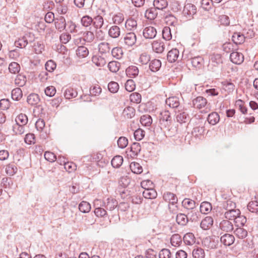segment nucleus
I'll return each mask as SVG.
<instances>
[{
  "instance_id": "nucleus-1",
  "label": "nucleus",
  "mask_w": 258,
  "mask_h": 258,
  "mask_svg": "<svg viewBox=\"0 0 258 258\" xmlns=\"http://www.w3.org/2000/svg\"><path fill=\"white\" fill-rule=\"evenodd\" d=\"M171 124L170 113L168 110H164L160 113V125L161 129L169 127Z\"/></svg>"
},
{
  "instance_id": "nucleus-2",
  "label": "nucleus",
  "mask_w": 258,
  "mask_h": 258,
  "mask_svg": "<svg viewBox=\"0 0 258 258\" xmlns=\"http://www.w3.org/2000/svg\"><path fill=\"white\" fill-rule=\"evenodd\" d=\"M219 243L218 238L214 237H207L202 241L203 245L209 249L216 248Z\"/></svg>"
},
{
  "instance_id": "nucleus-3",
  "label": "nucleus",
  "mask_w": 258,
  "mask_h": 258,
  "mask_svg": "<svg viewBox=\"0 0 258 258\" xmlns=\"http://www.w3.org/2000/svg\"><path fill=\"white\" fill-rule=\"evenodd\" d=\"M197 12L196 7L191 4H187L184 7L182 14L186 19H190Z\"/></svg>"
},
{
  "instance_id": "nucleus-4",
  "label": "nucleus",
  "mask_w": 258,
  "mask_h": 258,
  "mask_svg": "<svg viewBox=\"0 0 258 258\" xmlns=\"http://www.w3.org/2000/svg\"><path fill=\"white\" fill-rule=\"evenodd\" d=\"M137 36L134 32H130L125 34L123 37L125 45L128 46H133L136 42Z\"/></svg>"
},
{
  "instance_id": "nucleus-5",
  "label": "nucleus",
  "mask_w": 258,
  "mask_h": 258,
  "mask_svg": "<svg viewBox=\"0 0 258 258\" xmlns=\"http://www.w3.org/2000/svg\"><path fill=\"white\" fill-rule=\"evenodd\" d=\"M143 35L145 39H153L157 35V30L154 27H147L143 30Z\"/></svg>"
},
{
  "instance_id": "nucleus-6",
  "label": "nucleus",
  "mask_w": 258,
  "mask_h": 258,
  "mask_svg": "<svg viewBox=\"0 0 258 258\" xmlns=\"http://www.w3.org/2000/svg\"><path fill=\"white\" fill-rule=\"evenodd\" d=\"M228 219L223 220L219 224L220 229L225 232H230L233 230V225Z\"/></svg>"
},
{
  "instance_id": "nucleus-7",
  "label": "nucleus",
  "mask_w": 258,
  "mask_h": 258,
  "mask_svg": "<svg viewBox=\"0 0 258 258\" xmlns=\"http://www.w3.org/2000/svg\"><path fill=\"white\" fill-rule=\"evenodd\" d=\"M207 104V99L202 96H198L192 100V105L196 108L202 109L204 108Z\"/></svg>"
},
{
  "instance_id": "nucleus-8",
  "label": "nucleus",
  "mask_w": 258,
  "mask_h": 258,
  "mask_svg": "<svg viewBox=\"0 0 258 258\" xmlns=\"http://www.w3.org/2000/svg\"><path fill=\"white\" fill-rule=\"evenodd\" d=\"M137 22L133 18L127 19L124 24L125 30L126 31L134 32L137 28Z\"/></svg>"
},
{
  "instance_id": "nucleus-9",
  "label": "nucleus",
  "mask_w": 258,
  "mask_h": 258,
  "mask_svg": "<svg viewBox=\"0 0 258 258\" xmlns=\"http://www.w3.org/2000/svg\"><path fill=\"white\" fill-rule=\"evenodd\" d=\"M177 112L178 114L176 117L177 122L182 123L188 120L189 115L184 109H179Z\"/></svg>"
},
{
  "instance_id": "nucleus-10",
  "label": "nucleus",
  "mask_w": 258,
  "mask_h": 258,
  "mask_svg": "<svg viewBox=\"0 0 258 258\" xmlns=\"http://www.w3.org/2000/svg\"><path fill=\"white\" fill-rule=\"evenodd\" d=\"M230 58L234 63L240 64L243 61L244 56L241 53L235 51L230 54Z\"/></svg>"
},
{
  "instance_id": "nucleus-11",
  "label": "nucleus",
  "mask_w": 258,
  "mask_h": 258,
  "mask_svg": "<svg viewBox=\"0 0 258 258\" xmlns=\"http://www.w3.org/2000/svg\"><path fill=\"white\" fill-rule=\"evenodd\" d=\"M240 214H241V212L238 209L229 210L225 212L224 217L226 219L234 220Z\"/></svg>"
},
{
  "instance_id": "nucleus-12",
  "label": "nucleus",
  "mask_w": 258,
  "mask_h": 258,
  "mask_svg": "<svg viewBox=\"0 0 258 258\" xmlns=\"http://www.w3.org/2000/svg\"><path fill=\"white\" fill-rule=\"evenodd\" d=\"M220 241L224 245L230 246L234 243L235 238L233 235L226 233L221 237Z\"/></svg>"
},
{
  "instance_id": "nucleus-13",
  "label": "nucleus",
  "mask_w": 258,
  "mask_h": 258,
  "mask_svg": "<svg viewBox=\"0 0 258 258\" xmlns=\"http://www.w3.org/2000/svg\"><path fill=\"white\" fill-rule=\"evenodd\" d=\"M117 204L118 203L115 199L113 198H108L101 205L105 207L107 210L112 211L117 207Z\"/></svg>"
},
{
  "instance_id": "nucleus-14",
  "label": "nucleus",
  "mask_w": 258,
  "mask_h": 258,
  "mask_svg": "<svg viewBox=\"0 0 258 258\" xmlns=\"http://www.w3.org/2000/svg\"><path fill=\"white\" fill-rule=\"evenodd\" d=\"M213 224V219L212 217H206L201 222L200 226L203 230L209 229Z\"/></svg>"
},
{
  "instance_id": "nucleus-15",
  "label": "nucleus",
  "mask_w": 258,
  "mask_h": 258,
  "mask_svg": "<svg viewBox=\"0 0 258 258\" xmlns=\"http://www.w3.org/2000/svg\"><path fill=\"white\" fill-rule=\"evenodd\" d=\"M163 197L165 201L169 202L170 204H172V205L176 204L178 201L176 195L170 192L167 191L165 192Z\"/></svg>"
},
{
  "instance_id": "nucleus-16",
  "label": "nucleus",
  "mask_w": 258,
  "mask_h": 258,
  "mask_svg": "<svg viewBox=\"0 0 258 258\" xmlns=\"http://www.w3.org/2000/svg\"><path fill=\"white\" fill-rule=\"evenodd\" d=\"M108 33L110 37L112 38H117L120 35V29L117 25L112 26L110 27Z\"/></svg>"
},
{
  "instance_id": "nucleus-17",
  "label": "nucleus",
  "mask_w": 258,
  "mask_h": 258,
  "mask_svg": "<svg viewBox=\"0 0 258 258\" xmlns=\"http://www.w3.org/2000/svg\"><path fill=\"white\" fill-rule=\"evenodd\" d=\"M179 56V51L176 48L172 49L167 54V59L170 62H175Z\"/></svg>"
},
{
  "instance_id": "nucleus-18",
  "label": "nucleus",
  "mask_w": 258,
  "mask_h": 258,
  "mask_svg": "<svg viewBox=\"0 0 258 258\" xmlns=\"http://www.w3.org/2000/svg\"><path fill=\"white\" fill-rule=\"evenodd\" d=\"M152 49L156 53H162L165 48L164 43L160 41H154L152 43Z\"/></svg>"
},
{
  "instance_id": "nucleus-19",
  "label": "nucleus",
  "mask_w": 258,
  "mask_h": 258,
  "mask_svg": "<svg viewBox=\"0 0 258 258\" xmlns=\"http://www.w3.org/2000/svg\"><path fill=\"white\" fill-rule=\"evenodd\" d=\"M254 200L250 202L247 205L248 210L258 215V195L255 197Z\"/></svg>"
},
{
  "instance_id": "nucleus-20",
  "label": "nucleus",
  "mask_w": 258,
  "mask_h": 258,
  "mask_svg": "<svg viewBox=\"0 0 258 258\" xmlns=\"http://www.w3.org/2000/svg\"><path fill=\"white\" fill-rule=\"evenodd\" d=\"M234 233L239 239L245 238L248 234L247 230L244 228L243 226H239L236 228L234 231Z\"/></svg>"
},
{
  "instance_id": "nucleus-21",
  "label": "nucleus",
  "mask_w": 258,
  "mask_h": 258,
  "mask_svg": "<svg viewBox=\"0 0 258 258\" xmlns=\"http://www.w3.org/2000/svg\"><path fill=\"white\" fill-rule=\"evenodd\" d=\"M92 61L93 63L98 67H102L106 63V59L99 55H94L92 58Z\"/></svg>"
},
{
  "instance_id": "nucleus-22",
  "label": "nucleus",
  "mask_w": 258,
  "mask_h": 258,
  "mask_svg": "<svg viewBox=\"0 0 258 258\" xmlns=\"http://www.w3.org/2000/svg\"><path fill=\"white\" fill-rule=\"evenodd\" d=\"M126 75L130 78H135L139 74V69L135 66H131L128 67L125 71Z\"/></svg>"
},
{
  "instance_id": "nucleus-23",
  "label": "nucleus",
  "mask_w": 258,
  "mask_h": 258,
  "mask_svg": "<svg viewBox=\"0 0 258 258\" xmlns=\"http://www.w3.org/2000/svg\"><path fill=\"white\" fill-rule=\"evenodd\" d=\"M232 40L236 45L241 44L245 41V36L239 32H235L232 35Z\"/></svg>"
},
{
  "instance_id": "nucleus-24",
  "label": "nucleus",
  "mask_w": 258,
  "mask_h": 258,
  "mask_svg": "<svg viewBox=\"0 0 258 258\" xmlns=\"http://www.w3.org/2000/svg\"><path fill=\"white\" fill-rule=\"evenodd\" d=\"M166 104L173 108H177L178 107H179V109L181 108V106H179L178 99L175 97H169L167 99Z\"/></svg>"
},
{
  "instance_id": "nucleus-25",
  "label": "nucleus",
  "mask_w": 258,
  "mask_h": 258,
  "mask_svg": "<svg viewBox=\"0 0 258 258\" xmlns=\"http://www.w3.org/2000/svg\"><path fill=\"white\" fill-rule=\"evenodd\" d=\"M157 195V192L153 188L145 189L143 192V196L146 199H155L156 198Z\"/></svg>"
},
{
  "instance_id": "nucleus-26",
  "label": "nucleus",
  "mask_w": 258,
  "mask_h": 258,
  "mask_svg": "<svg viewBox=\"0 0 258 258\" xmlns=\"http://www.w3.org/2000/svg\"><path fill=\"white\" fill-rule=\"evenodd\" d=\"M55 27L59 31H63L66 27V20L63 17H60L55 22Z\"/></svg>"
},
{
  "instance_id": "nucleus-27",
  "label": "nucleus",
  "mask_w": 258,
  "mask_h": 258,
  "mask_svg": "<svg viewBox=\"0 0 258 258\" xmlns=\"http://www.w3.org/2000/svg\"><path fill=\"white\" fill-rule=\"evenodd\" d=\"M157 9L155 7H153L147 9L145 12V17L150 20L155 19L158 14Z\"/></svg>"
},
{
  "instance_id": "nucleus-28",
  "label": "nucleus",
  "mask_w": 258,
  "mask_h": 258,
  "mask_svg": "<svg viewBox=\"0 0 258 258\" xmlns=\"http://www.w3.org/2000/svg\"><path fill=\"white\" fill-rule=\"evenodd\" d=\"M161 66V62L157 59H154L150 62L149 64V68L153 72H157Z\"/></svg>"
},
{
  "instance_id": "nucleus-29",
  "label": "nucleus",
  "mask_w": 258,
  "mask_h": 258,
  "mask_svg": "<svg viewBox=\"0 0 258 258\" xmlns=\"http://www.w3.org/2000/svg\"><path fill=\"white\" fill-rule=\"evenodd\" d=\"M190 62L193 67L199 69L203 65L204 59L202 56H198L191 58Z\"/></svg>"
},
{
  "instance_id": "nucleus-30",
  "label": "nucleus",
  "mask_w": 258,
  "mask_h": 258,
  "mask_svg": "<svg viewBox=\"0 0 258 258\" xmlns=\"http://www.w3.org/2000/svg\"><path fill=\"white\" fill-rule=\"evenodd\" d=\"M207 119L210 124L215 125L219 121L220 116L217 112H213L209 114Z\"/></svg>"
},
{
  "instance_id": "nucleus-31",
  "label": "nucleus",
  "mask_w": 258,
  "mask_h": 258,
  "mask_svg": "<svg viewBox=\"0 0 258 258\" xmlns=\"http://www.w3.org/2000/svg\"><path fill=\"white\" fill-rule=\"evenodd\" d=\"M176 220L178 224L184 226L188 221V217L184 214L179 213L177 215Z\"/></svg>"
},
{
  "instance_id": "nucleus-32",
  "label": "nucleus",
  "mask_w": 258,
  "mask_h": 258,
  "mask_svg": "<svg viewBox=\"0 0 258 258\" xmlns=\"http://www.w3.org/2000/svg\"><path fill=\"white\" fill-rule=\"evenodd\" d=\"M76 54L81 58L87 57L89 54V50L87 47L81 46L78 47L76 50Z\"/></svg>"
},
{
  "instance_id": "nucleus-33",
  "label": "nucleus",
  "mask_w": 258,
  "mask_h": 258,
  "mask_svg": "<svg viewBox=\"0 0 258 258\" xmlns=\"http://www.w3.org/2000/svg\"><path fill=\"white\" fill-rule=\"evenodd\" d=\"M93 25L96 29H100L104 24V20L102 16L98 15L93 19Z\"/></svg>"
},
{
  "instance_id": "nucleus-34",
  "label": "nucleus",
  "mask_w": 258,
  "mask_h": 258,
  "mask_svg": "<svg viewBox=\"0 0 258 258\" xmlns=\"http://www.w3.org/2000/svg\"><path fill=\"white\" fill-rule=\"evenodd\" d=\"M212 205L208 202H203L200 205V212L202 213L206 214L210 212L212 210Z\"/></svg>"
},
{
  "instance_id": "nucleus-35",
  "label": "nucleus",
  "mask_w": 258,
  "mask_h": 258,
  "mask_svg": "<svg viewBox=\"0 0 258 258\" xmlns=\"http://www.w3.org/2000/svg\"><path fill=\"white\" fill-rule=\"evenodd\" d=\"M123 161V157L120 155L114 156L111 160V165L114 168H119Z\"/></svg>"
},
{
  "instance_id": "nucleus-36",
  "label": "nucleus",
  "mask_w": 258,
  "mask_h": 258,
  "mask_svg": "<svg viewBox=\"0 0 258 258\" xmlns=\"http://www.w3.org/2000/svg\"><path fill=\"white\" fill-rule=\"evenodd\" d=\"M183 206L188 210H192L196 206V202L189 199H185L182 202Z\"/></svg>"
},
{
  "instance_id": "nucleus-37",
  "label": "nucleus",
  "mask_w": 258,
  "mask_h": 258,
  "mask_svg": "<svg viewBox=\"0 0 258 258\" xmlns=\"http://www.w3.org/2000/svg\"><path fill=\"white\" fill-rule=\"evenodd\" d=\"M77 95L78 92L76 90L72 88H67L64 93V96L67 99L75 98Z\"/></svg>"
},
{
  "instance_id": "nucleus-38",
  "label": "nucleus",
  "mask_w": 258,
  "mask_h": 258,
  "mask_svg": "<svg viewBox=\"0 0 258 258\" xmlns=\"http://www.w3.org/2000/svg\"><path fill=\"white\" fill-rule=\"evenodd\" d=\"M27 102L32 105L37 104L40 101L39 96L38 94L32 93L27 97Z\"/></svg>"
},
{
  "instance_id": "nucleus-39",
  "label": "nucleus",
  "mask_w": 258,
  "mask_h": 258,
  "mask_svg": "<svg viewBox=\"0 0 258 258\" xmlns=\"http://www.w3.org/2000/svg\"><path fill=\"white\" fill-rule=\"evenodd\" d=\"M27 79L26 76L21 74L17 76L15 80V84L19 87L24 86L25 85Z\"/></svg>"
},
{
  "instance_id": "nucleus-40",
  "label": "nucleus",
  "mask_w": 258,
  "mask_h": 258,
  "mask_svg": "<svg viewBox=\"0 0 258 258\" xmlns=\"http://www.w3.org/2000/svg\"><path fill=\"white\" fill-rule=\"evenodd\" d=\"M99 52L101 54L109 52L111 49L110 44L107 42H101L98 46Z\"/></svg>"
},
{
  "instance_id": "nucleus-41",
  "label": "nucleus",
  "mask_w": 258,
  "mask_h": 258,
  "mask_svg": "<svg viewBox=\"0 0 258 258\" xmlns=\"http://www.w3.org/2000/svg\"><path fill=\"white\" fill-rule=\"evenodd\" d=\"M153 5L158 10H163L167 7L168 3L166 0H154Z\"/></svg>"
},
{
  "instance_id": "nucleus-42",
  "label": "nucleus",
  "mask_w": 258,
  "mask_h": 258,
  "mask_svg": "<svg viewBox=\"0 0 258 258\" xmlns=\"http://www.w3.org/2000/svg\"><path fill=\"white\" fill-rule=\"evenodd\" d=\"M15 121L17 124L26 125L28 123V119L25 114L20 113L16 117Z\"/></svg>"
},
{
  "instance_id": "nucleus-43",
  "label": "nucleus",
  "mask_w": 258,
  "mask_h": 258,
  "mask_svg": "<svg viewBox=\"0 0 258 258\" xmlns=\"http://www.w3.org/2000/svg\"><path fill=\"white\" fill-rule=\"evenodd\" d=\"M192 254L194 258H204L205 256V251L201 247L194 249Z\"/></svg>"
},
{
  "instance_id": "nucleus-44",
  "label": "nucleus",
  "mask_w": 258,
  "mask_h": 258,
  "mask_svg": "<svg viewBox=\"0 0 258 258\" xmlns=\"http://www.w3.org/2000/svg\"><path fill=\"white\" fill-rule=\"evenodd\" d=\"M12 98L14 100L18 101L22 97V91L20 88H16L12 91Z\"/></svg>"
},
{
  "instance_id": "nucleus-45",
  "label": "nucleus",
  "mask_w": 258,
  "mask_h": 258,
  "mask_svg": "<svg viewBox=\"0 0 258 258\" xmlns=\"http://www.w3.org/2000/svg\"><path fill=\"white\" fill-rule=\"evenodd\" d=\"M123 114L127 118H131L135 116V109L133 107L128 106L124 109Z\"/></svg>"
},
{
  "instance_id": "nucleus-46",
  "label": "nucleus",
  "mask_w": 258,
  "mask_h": 258,
  "mask_svg": "<svg viewBox=\"0 0 258 258\" xmlns=\"http://www.w3.org/2000/svg\"><path fill=\"white\" fill-rule=\"evenodd\" d=\"M9 71L12 74H16L20 71V66L16 62H12L9 66Z\"/></svg>"
},
{
  "instance_id": "nucleus-47",
  "label": "nucleus",
  "mask_w": 258,
  "mask_h": 258,
  "mask_svg": "<svg viewBox=\"0 0 258 258\" xmlns=\"http://www.w3.org/2000/svg\"><path fill=\"white\" fill-rule=\"evenodd\" d=\"M194 235L191 233H188L183 237L184 242L187 245H192L195 242Z\"/></svg>"
},
{
  "instance_id": "nucleus-48",
  "label": "nucleus",
  "mask_w": 258,
  "mask_h": 258,
  "mask_svg": "<svg viewBox=\"0 0 258 258\" xmlns=\"http://www.w3.org/2000/svg\"><path fill=\"white\" fill-rule=\"evenodd\" d=\"M27 41V37H25V35H24L22 37L19 38L17 40H16L15 45L17 47L24 48L28 44Z\"/></svg>"
},
{
  "instance_id": "nucleus-49",
  "label": "nucleus",
  "mask_w": 258,
  "mask_h": 258,
  "mask_svg": "<svg viewBox=\"0 0 258 258\" xmlns=\"http://www.w3.org/2000/svg\"><path fill=\"white\" fill-rule=\"evenodd\" d=\"M130 168L133 172L136 174H140L143 172L142 167L137 162H132L130 164Z\"/></svg>"
},
{
  "instance_id": "nucleus-50",
  "label": "nucleus",
  "mask_w": 258,
  "mask_h": 258,
  "mask_svg": "<svg viewBox=\"0 0 258 258\" xmlns=\"http://www.w3.org/2000/svg\"><path fill=\"white\" fill-rule=\"evenodd\" d=\"M124 15L123 14L118 13L112 17V21L114 24L120 25L124 21Z\"/></svg>"
},
{
  "instance_id": "nucleus-51",
  "label": "nucleus",
  "mask_w": 258,
  "mask_h": 258,
  "mask_svg": "<svg viewBox=\"0 0 258 258\" xmlns=\"http://www.w3.org/2000/svg\"><path fill=\"white\" fill-rule=\"evenodd\" d=\"M120 66V63L116 61H111L108 64L109 70L113 73L117 72L119 70Z\"/></svg>"
},
{
  "instance_id": "nucleus-52",
  "label": "nucleus",
  "mask_w": 258,
  "mask_h": 258,
  "mask_svg": "<svg viewBox=\"0 0 258 258\" xmlns=\"http://www.w3.org/2000/svg\"><path fill=\"white\" fill-rule=\"evenodd\" d=\"M5 170L8 175L12 176L17 172V168L14 163L9 164L7 165Z\"/></svg>"
},
{
  "instance_id": "nucleus-53",
  "label": "nucleus",
  "mask_w": 258,
  "mask_h": 258,
  "mask_svg": "<svg viewBox=\"0 0 258 258\" xmlns=\"http://www.w3.org/2000/svg\"><path fill=\"white\" fill-rule=\"evenodd\" d=\"M79 210L83 213H88L91 210V205L85 201H82L79 205Z\"/></svg>"
},
{
  "instance_id": "nucleus-54",
  "label": "nucleus",
  "mask_w": 258,
  "mask_h": 258,
  "mask_svg": "<svg viewBox=\"0 0 258 258\" xmlns=\"http://www.w3.org/2000/svg\"><path fill=\"white\" fill-rule=\"evenodd\" d=\"M187 216L188 217V221L189 220L191 222H197L199 219L200 214L198 211L196 212L192 210L187 213Z\"/></svg>"
},
{
  "instance_id": "nucleus-55",
  "label": "nucleus",
  "mask_w": 258,
  "mask_h": 258,
  "mask_svg": "<svg viewBox=\"0 0 258 258\" xmlns=\"http://www.w3.org/2000/svg\"><path fill=\"white\" fill-rule=\"evenodd\" d=\"M25 125L17 124H15L13 127V131L16 135H22L25 133Z\"/></svg>"
},
{
  "instance_id": "nucleus-56",
  "label": "nucleus",
  "mask_w": 258,
  "mask_h": 258,
  "mask_svg": "<svg viewBox=\"0 0 258 258\" xmlns=\"http://www.w3.org/2000/svg\"><path fill=\"white\" fill-rule=\"evenodd\" d=\"M140 122L143 125L149 126L152 122V118L149 115H144L141 116Z\"/></svg>"
},
{
  "instance_id": "nucleus-57",
  "label": "nucleus",
  "mask_w": 258,
  "mask_h": 258,
  "mask_svg": "<svg viewBox=\"0 0 258 258\" xmlns=\"http://www.w3.org/2000/svg\"><path fill=\"white\" fill-rule=\"evenodd\" d=\"M162 37L167 41L170 40L172 39V34L171 29L169 27H165L162 30Z\"/></svg>"
},
{
  "instance_id": "nucleus-58",
  "label": "nucleus",
  "mask_w": 258,
  "mask_h": 258,
  "mask_svg": "<svg viewBox=\"0 0 258 258\" xmlns=\"http://www.w3.org/2000/svg\"><path fill=\"white\" fill-rule=\"evenodd\" d=\"M205 132V127L203 126H198L195 127L192 131V134L196 137H199L204 134Z\"/></svg>"
},
{
  "instance_id": "nucleus-59",
  "label": "nucleus",
  "mask_w": 258,
  "mask_h": 258,
  "mask_svg": "<svg viewBox=\"0 0 258 258\" xmlns=\"http://www.w3.org/2000/svg\"><path fill=\"white\" fill-rule=\"evenodd\" d=\"M246 218L244 216L241 215L238 216L234 220L236 226L237 227L243 226L246 222Z\"/></svg>"
},
{
  "instance_id": "nucleus-60",
  "label": "nucleus",
  "mask_w": 258,
  "mask_h": 258,
  "mask_svg": "<svg viewBox=\"0 0 258 258\" xmlns=\"http://www.w3.org/2000/svg\"><path fill=\"white\" fill-rule=\"evenodd\" d=\"M112 55L117 59H120L123 55L122 50L120 47H116L113 48L111 50Z\"/></svg>"
},
{
  "instance_id": "nucleus-61",
  "label": "nucleus",
  "mask_w": 258,
  "mask_h": 258,
  "mask_svg": "<svg viewBox=\"0 0 258 258\" xmlns=\"http://www.w3.org/2000/svg\"><path fill=\"white\" fill-rule=\"evenodd\" d=\"M223 89L228 93L232 92L235 89V85L233 83L228 81L222 82Z\"/></svg>"
},
{
  "instance_id": "nucleus-62",
  "label": "nucleus",
  "mask_w": 258,
  "mask_h": 258,
  "mask_svg": "<svg viewBox=\"0 0 258 258\" xmlns=\"http://www.w3.org/2000/svg\"><path fill=\"white\" fill-rule=\"evenodd\" d=\"M171 243L173 246H176L177 245H179L181 242V237L178 234H173L170 239Z\"/></svg>"
},
{
  "instance_id": "nucleus-63",
  "label": "nucleus",
  "mask_w": 258,
  "mask_h": 258,
  "mask_svg": "<svg viewBox=\"0 0 258 258\" xmlns=\"http://www.w3.org/2000/svg\"><path fill=\"white\" fill-rule=\"evenodd\" d=\"M93 19L88 16L86 15L83 16L81 19V23L84 27H88L92 24Z\"/></svg>"
},
{
  "instance_id": "nucleus-64",
  "label": "nucleus",
  "mask_w": 258,
  "mask_h": 258,
  "mask_svg": "<svg viewBox=\"0 0 258 258\" xmlns=\"http://www.w3.org/2000/svg\"><path fill=\"white\" fill-rule=\"evenodd\" d=\"M45 66L47 71L52 72L55 69L56 64L53 60L51 59L46 62Z\"/></svg>"
}]
</instances>
